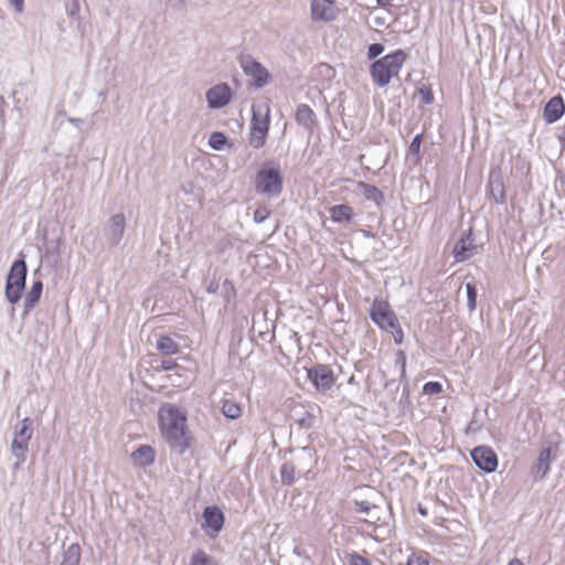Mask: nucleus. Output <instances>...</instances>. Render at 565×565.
Wrapping results in <instances>:
<instances>
[{"instance_id": "1", "label": "nucleus", "mask_w": 565, "mask_h": 565, "mask_svg": "<svg viewBox=\"0 0 565 565\" xmlns=\"http://www.w3.org/2000/svg\"><path fill=\"white\" fill-rule=\"evenodd\" d=\"M159 427L170 448L182 455L190 447L186 431V412L175 404L166 403L158 412Z\"/></svg>"}, {"instance_id": "2", "label": "nucleus", "mask_w": 565, "mask_h": 565, "mask_svg": "<svg viewBox=\"0 0 565 565\" xmlns=\"http://www.w3.org/2000/svg\"><path fill=\"white\" fill-rule=\"evenodd\" d=\"M284 180L280 166L274 161H266L255 175V192L268 200L278 199L284 190Z\"/></svg>"}, {"instance_id": "3", "label": "nucleus", "mask_w": 565, "mask_h": 565, "mask_svg": "<svg viewBox=\"0 0 565 565\" xmlns=\"http://www.w3.org/2000/svg\"><path fill=\"white\" fill-rule=\"evenodd\" d=\"M406 58L407 54L399 49L374 61L370 70L373 82L380 87L387 86L399 74Z\"/></svg>"}, {"instance_id": "4", "label": "nucleus", "mask_w": 565, "mask_h": 565, "mask_svg": "<svg viewBox=\"0 0 565 565\" xmlns=\"http://www.w3.org/2000/svg\"><path fill=\"white\" fill-rule=\"evenodd\" d=\"M270 124V108L267 103L254 104L252 106V120L248 142L255 148L264 147Z\"/></svg>"}, {"instance_id": "5", "label": "nucleus", "mask_w": 565, "mask_h": 565, "mask_svg": "<svg viewBox=\"0 0 565 565\" xmlns=\"http://www.w3.org/2000/svg\"><path fill=\"white\" fill-rule=\"evenodd\" d=\"M561 446L559 435H550L542 444L537 459L532 466L531 475L535 481L546 478L551 470V462L558 457Z\"/></svg>"}, {"instance_id": "6", "label": "nucleus", "mask_w": 565, "mask_h": 565, "mask_svg": "<svg viewBox=\"0 0 565 565\" xmlns=\"http://www.w3.org/2000/svg\"><path fill=\"white\" fill-rule=\"evenodd\" d=\"M28 275V266L23 257L15 259L6 279L4 296L6 299L11 303H18L25 290V281Z\"/></svg>"}, {"instance_id": "7", "label": "nucleus", "mask_w": 565, "mask_h": 565, "mask_svg": "<svg viewBox=\"0 0 565 565\" xmlns=\"http://www.w3.org/2000/svg\"><path fill=\"white\" fill-rule=\"evenodd\" d=\"M33 435V423L29 417L21 420L20 425L15 427L14 436L11 441V452L17 459L15 466L19 467L26 460V452L29 450V441Z\"/></svg>"}, {"instance_id": "8", "label": "nucleus", "mask_w": 565, "mask_h": 565, "mask_svg": "<svg viewBox=\"0 0 565 565\" xmlns=\"http://www.w3.org/2000/svg\"><path fill=\"white\" fill-rule=\"evenodd\" d=\"M370 318L379 328L385 331H388V327H396L398 320L390 303L381 299H375L371 305Z\"/></svg>"}, {"instance_id": "9", "label": "nucleus", "mask_w": 565, "mask_h": 565, "mask_svg": "<svg viewBox=\"0 0 565 565\" xmlns=\"http://www.w3.org/2000/svg\"><path fill=\"white\" fill-rule=\"evenodd\" d=\"M307 377L319 392L331 390L335 383L334 373L327 364L319 363L311 366L307 370Z\"/></svg>"}, {"instance_id": "10", "label": "nucleus", "mask_w": 565, "mask_h": 565, "mask_svg": "<svg viewBox=\"0 0 565 565\" xmlns=\"http://www.w3.org/2000/svg\"><path fill=\"white\" fill-rule=\"evenodd\" d=\"M241 67L247 76H250L254 81V85L257 88H263L269 82V72L262 63L255 60L250 55L242 56L239 60Z\"/></svg>"}, {"instance_id": "11", "label": "nucleus", "mask_w": 565, "mask_h": 565, "mask_svg": "<svg viewBox=\"0 0 565 565\" xmlns=\"http://www.w3.org/2000/svg\"><path fill=\"white\" fill-rule=\"evenodd\" d=\"M203 523L202 529L210 539H215L222 531L225 522L224 513L216 507H206L203 510Z\"/></svg>"}, {"instance_id": "12", "label": "nucleus", "mask_w": 565, "mask_h": 565, "mask_svg": "<svg viewBox=\"0 0 565 565\" xmlns=\"http://www.w3.org/2000/svg\"><path fill=\"white\" fill-rule=\"evenodd\" d=\"M290 460L298 470V473L305 475V477L308 479L309 473L318 462V457L316 449L307 446L295 450Z\"/></svg>"}, {"instance_id": "13", "label": "nucleus", "mask_w": 565, "mask_h": 565, "mask_svg": "<svg viewBox=\"0 0 565 565\" xmlns=\"http://www.w3.org/2000/svg\"><path fill=\"white\" fill-rule=\"evenodd\" d=\"M470 455L475 465L486 473H491L498 468V457L488 446H478Z\"/></svg>"}, {"instance_id": "14", "label": "nucleus", "mask_w": 565, "mask_h": 565, "mask_svg": "<svg viewBox=\"0 0 565 565\" xmlns=\"http://www.w3.org/2000/svg\"><path fill=\"white\" fill-rule=\"evenodd\" d=\"M125 228L126 216L122 213L109 217L104 228V235L110 247L117 246L121 242Z\"/></svg>"}, {"instance_id": "15", "label": "nucleus", "mask_w": 565, "mask_h": 565, "mask_svg": "<svg viewBox=\"0 0 565 565\" xmlns=\"http://www.w3.org/2000/svg\"><path fill=\"white\" fill-rule=\"evenodd\" d=\"M232 98V90L227 84H218L206 92V100L210 108H223Z\"/></svg>"}, {"instance_id": "16", "label": "nucleus", "mask_w": 565, "mask_h": 565, "mask_svg": "<svg viewBox=\"0 0 565 565\" xmlns=\"http://www.w3.org/2000/svg\"><path fill=\"white\" fill-rule=\"evenodd\" d=\"M475 248L472 232L469 230L455 244L452 255L457 262H463L473 255Z\"/></svg>"}, {"instance_id": "17", "label": "nucleus", "mask_w": 565, "mask_h": 565, "mask_svg": "<svg viewBox=\"0 0 565 565\" xmlns=\"http://www.w3.org/2000/svg\"><path fill=\"white\" fill-rule=\"evenodd\" d=\"M564 111L565 105L563 98L561 96H555L546 103L543 111V118L547 124H553L563 116Z\"/></svg>"}, {"instance_id": "18", "label": "nucleus", "mask_w": 565, "mask_h": 565, "mask_svg": "<svg viewBox=\"0 0 565 565\" xmlns=\"http://www.w3.org/2000/svg\"><path fill=\"white\" fill-rule=\"evenodd\" d=\"M332 0H312L311 1V19L313 21H331L333 15L331 13L330 4Z\"/></svg>"}, {"instance_id": "19", "label": "nucleus", "mask_w": 565, "mask_h": 565, "mask_svg": "<svg viewBox=\"0 0 565 565\" xmlns=\"http://www.w3.org/2000/svg\"><path fill=\"white\" fill-rule=\"evenodd\" d=\"M296 121L308 131L312 132L316 124V114L307 104H300L296 110Z\"/></svg>"}, {"instance_id": "20", "label": "nucleus", "mask_w": 565, "mask_h": 565, "mask_svg": "<svg viewBox=\"0 0 565 565\" xmlns=\"http://www.w3.org/2000/svg\"><path fill=\"white\" fill-rule=\"evenodd\" d=\"M43 291V282L38 279L34 280L31 289L26 292L23 303V315H28L39 302Z\"/></svg>"}, {"instance_id": "21", "label": "nucleus", "mask_w": 565, "mask_h": 565, "mask_svg": "<svg viewBox=\"0 0 565 565\" xmlns=\"http://www.w3.org/2000/svg\"><path fill=\"white\" fill-rule=\"evenodd\" d=\"M358 189L367 201L374 202L377 206L384 203V194L377 186L360 181Z\"/></svg>"}, {"instance_id": "22", "label": "nucleus", "mask_w": 565, "mask_h": 565, "mask_svg": "<svg viewBox=\"0 0 565 565\" xmlns=\"http://www.w3.org/2000/svg\"><path fill=\"white\" fill-rule=\"evenodd\" d=\"M329 214L334 223H350L354 216L352 207L348 204H337L329 207Z\"/></svg>"}, {"instance_id": "23", "label": "nucleus", "mask_w": 565, "mask_h": 565, "mask_svg": "<svg viewBox=\"0 0 565 565\" xmlns=\"http://www.w3.org/2000/svg\"><path fill=\"white\" fill-rule=\"evenodd\" d=\"M131 457L139 466L147 467L154 461V450L149 445H141L131 454Z\"/></svg>"}, {"instance_id": "24", "label": "nucleus", "mask_w": 565, "mask_h": 565, "mask_svg": "<svg viewBox=\"0 0 565 565\" xmlns=\"http://www.w3.org/2000/svg\"><path fill=\"white\" fill-rule=\"evenodd\" d=\"M81 557L82 548L79 544L73 543L62 552L58 565H79Z\"/></svg>"}, {"instance_id": "25", "label": "nucleus", "mask_w": 565, "mask_h": 565, "mask_svg": "<svg viewBox=\"0 0 565 565\" xmlns=\"http://www.w3.org/2000/svg\"><path fill=\"white\" fill-rule=\"evenodd\" d=\"M489 192L491 198L495 203L502 204L505 200V191L504 185L501 179H490L489 181Z\"/></svg>"}, {"instance_id": "26", "label": "nucleus", "mask_w": 565, "mask_h": 565, "mask_svg": "<svg viewBox=\"0 0 565 565\" xmlns=\"http://www.w3.org/2000/svg\"><path fill=\"white\" fill-rule=\"evenodd\" d=\"M296 473H298V470L291 460L285 461L280 467V479L282 484L291 486L296 480Z\"/></svg>"}, {"instance_id": "27", "label": "nucleus", "mask_w": 565, "mask_h": 565, "mask_svg": "<svg viewBox=\"0 0 565 565\" xmlns=\"http://www.w3.org/2000/svg\"><path fill=\"white\" fill-rule=\"evenodd\" d=\"M157 349L166 355L175 354L179 351V345L167 335H162L157 340Z\"/></svg>"}, {"instance_id": "28", "label": "nucleus", "mask_w": 565, "mask_h": 565, "mask_svg": "<svg viewBox=\"0 0 565 565\" xmlns=\"http://www.w3.org/2000/svg\"><path fill=\"white\" fill-rule=\"evenodd\" d=\"M189 565H217L215 558L203 550H196L190 557Z\"/></svg>"}, {"instance_id": "29", "label": "nucleus", "mask_w": 565, "mask_h": 565, "mask_svg": "<svg viewBox=\"0 0 565 565\" xmlns=\"http://www.w3.org/2000/svg\"><path fill=\"white\" fill-rule=\"evenodd\" d=\"M222 413L230 419H237L242 414V408L238 403L225 399L222 405Z\"/></svg>"}, {"instance_id": "30", "label": "nucleus", "mask_w": 565, "mask_h": 565, "mask_svg": "<svg viewBox=\"0 0 565 565\" xmlns=\"http://www.w3.org/2000/svg\"><path fill=\"white\" fill-rule=\"evenodd\" d=\"M227 139L223 132L215 131L210 136L209 145L214 150H222Z\"/></svg>"}, {"instance_id": "31", "label": "nucleus", "mask_w": 565, "mask_h": 565, "mask_svg": "<svg viewBox=\"0 0 565 565\" xmlns=\"http://www.w3.org/2000/svg\"><path fill=\"white\" fill-rule=\"evenodd\" d=\"M292 419L300 429H309L315 423V417L308 412H303L302 416L298 418L292 417Z\"/></svg>"}, {"instance_id": "32", "label": "nucleus", "mask_w": 565, "mask_h": 565, "mask_svg": "<svg viewBox=\"0 0 565 565\" xmlns=\"http://www.w3.org/2000/svg\"><path fill=\"white\" fill-rule=\"evenodd\" d=\"M466 289H467V298H468V309L470 311H473L476 309V306H477V288L471 282H467L466 284Z\"/></svg>"}, {"instance_id": "33", "label": "nucleus", "mask_w": 565, "mask_h": 565, "mask_svg": "<svg viewBox=\"0 0 565 565\" xmlns=\"http://www.w3.org/2000/svg\"><path fill=\"white\" fill-rule=\"evenodd\" d=\"M395 366L399 370L401 381L406 380V354L402 350L396 353Z\"/></svg>"}, {"instance_id": "34", "label": "nucleus", "mask_w": 565, "mask_h": 565, "mask_svg": "<svg viewBox=\"0 0 565 565\" xmlns=\"http://www.w3.org/2000/svg\"><path fill=\"white\" fill-rule=\"evenodd\" d=\"M422 140H423L422 134H417L413 138V140L409 145V148H408L409 153L416 157V162L419 161V159H420Z\"/></svg>"}, {"instance_id": "35", "label": "nucleus", "mask_w": 565, "mask_h": 565, "mask_svg": "<svg viewBox=\"0 0 565 565\" xmlns=\"http://www.w3.org/2000/svg\"><path fill=\"white\" fill-rule=\"evenodd\" d=\"M347 563L348 565H372L367 558L361 556L355 552L348 554Z\"/></svg>"}, {"instance_id": "36", "label": "nucleus", "mask_w": 565, "mask_h": 565, "mask_svg": "<svg viewBox=\"0 0 565 565\" xmlns=\"http://www.w3.org/2000/svg\"><path fill=\"white\" fill-rule=\"evenodd\" d=\"M417 94L420 97V102L425 105H429L434 102V95L429 87L423 86L418 88Z\"/></svg>"}, {"instance_id": "37", "label": "nucleus", "mask_w": 565, "mask_h": 565, "mask_svg": "<svg viewBox=\"0 0 565 565\" xmlns=\"http://www.w3.org/2000/svg\"><path fill=\"white\" fill-rule=\"evenodd\" d=\"M270 215V211L266 206H259L254 212V221L257 224L264 223Z\"/></svg>"}, {"instance_id": "38", "label": "nucleus", "mask_w": 565, "mask_h": 565, "mask_svg": "<svg viewBox=\"0 0 565 565\" xmlns=\"http://www.w3.org/2000/svg\"><path fill=\"white\" fill-rule=\"evenodd\" d=\"M423 391L426 394L436 395L443 391V385L439 382L430 381L424 384Z\"/></svg>"}, {"instance_id": "39", "label": "nucleus", "mask_w": 565, "mask_h": 565, "mask_svg": "<svg viewBox=\"0 0 565 565\" xmlns=\"http://www.w3.org/2000/svg\"><path fill=\"white\" fill-rule=\"evenodd\" d=\"M388 331L392 332L393 334V338H394V342L396 344H401L403 343L404 341V332H403V329L399 324V321L397 320V326L395 327H388Z\"/></svg>"}, {"instance_id": "40", "label": "nucleus", "mask_w": 565, "mask_h": 565, "mask_svg": "<svg viewBox=\"0 0 565 565\" xmlns=\"http://www.w3.org/2000/svg\"><path fill=\"white\" fill-rule=\"evenodd\" d=\"M384 51V45L381 44V43H373L369 46L367 49V57L370 60H373L375 57H377L379 55H381Z\"/></svg>"}, {"instance_id": "41", "label": "nucleus", "mask_w": 565, "mask_h": 565, "mask_svg": "<svg viewBox=\"0 0 565 565\" xmlns=\"http://www.w3.org/2000/svg\"><path fill=\"white\" fill-rule=\"evenodd\" d=\"M407 565H429L426 556L412 554L407 559Z\"/></svg>"}, {"instance_id": "42", "label": "nucleus", "mask_w": 565, "mask_h": 565, "mask_svg": "<svg viewBox=\"0 0 565 565\" xmlns=\"http://www.w3.org/2000/svg\"><path fill=\"white\" fill-rule=\"evenodd\" d=\"M355 507V511L359 513L369 514L371 510V504L369 501H356Z\"/></svg>"}, {"instance_id": "43", "label": "nucleus", "mask_w": 565, "mask_h": 565, "mask_svg": "<svg viewBox=\"0 0 565 565\" xmlns=\"http://www.w3.org/2000/svg\"><path fill=\"white\" fill-rule=\"evenodd\" d=\"M10 4L13 7L15 13H22L24 10V0H9Z\"/></svg>"}, {"instance_id": "44", "label": "nucleus", "mask_w": 565, "mask_h": 565, "mask_svg": "<svg viewBox=\"0 0 565 565\" xmlns=\"http://www.w3.org/2000/svg\"><path fill=\"white\" fill-rule=\"evenodd\" d=\"M161 366L166 371H171V370L177 367V362H174L172 360H164V361H162V365Z\"/></svg>"}, {"instance_id": "45", "label": "nucleus", "mask_w": 565, "mask_h": 565, "mask_svg": "<svg viewBox=\"0 0 565 565\" xmlns=\"http://www.w3.org/2000/svg\"><path fill=\"white\" fill-rule=\"evenodd\" d=\"M218 290V282L217 281H211L207 286H206V291L209 294H216Z\"/></svg>"}, {"instance_id": "46", "label": "nucleus", "mask_w": 565, "mask_h": 565, "mask_svg": "<svg viewBox=\"0 0 565 565\" xmlns=\"http://www.w3.org/2000/svg\"><path fill=\"white\" fill-rule=\"evenodd\" d=\"M61 243H62L61 238L56 239L54 249L53 250L49 249L47 253H46L47 256L50 254H55L56 258H58L60 257V245H61Z\"/></svg>"}, {"instance_id": "47", "label": "nucleus", "mask_w": 565, "mask_h": 565, "mask_svg": "<svg viewBox=\"0 0 565 565\" xmlns=\"http://www.w3.org/2000/svg\"><path fill=\"white\" fill-rule=\"evenodd\" d=\"M223 286L226 289V291H232L234 294L235 290H234V286L231 280L225 279Z\"/></svg>"}, {"instance_id": "48", "label": "nucleus", "mask_w": 565, "mask_h": 565, "mask_svg": "<svg viewBox=\"0 0 565 565\" xmlns=\"http://www.w3.org/2000/svg\"><path fill=\"white\" fill-rule=\"evenodd\" d=\"M558 140L561 143H565V122H564V126L562 127V131L558 136Z\"/></svg>"}, {"instance_id": "49", "label": "nucleus", "mask_w": 565, "mask_h": 565, "mask_svg": "<svg viewBox=\"0 0 565 565\" xmlns=\"http://www.w3.org/2000/svg\"><path fill=\"white\" fill-rule=\"evenodd\" d=\"M508 565H524V563L521 559L514 557L508 563Z\"/></svg>"}, {"instance_id": "50", "label": "nucleus", "mask_w": 565, "mask_h": 565, "mask_svg": "<svg viewBox=\"0 0 565 565\" xmlns=\"http://www.w3.org/2000/svg\"><path fill=\"white\" fill-rule=\"evenodd\" d=\"M393 0H376L377 4L381 7H385L390 4Z\"/></svg>"}, {"instance_id": "51", "label": "nucleus", "mask_w": 565, "mask_h": 565, "mask_svg": "<svg viewBox=\"0 0 565 565\" xmlns=\"http://www.w3.org/2000/svg\"><path fill=\"white\" fill-rule=\"evenodd\" d=\"M70 121H71L73 125H75V126H78L79 124H82V122H83V120H82V119H79V118H71V119H70Z\"/></svg>"}, {"instance_id": "52", "label": "nucleus", "mask_w": 565, "mask_h": 565, "mask_svg": "<svg viewBox=\"0 0 565 565\" xmlns=\"http://www.w3.org/2000/svg\"><path fill=\"white\" fill-rule=\"evenodd\" d=\"M418 512H419V514H422V515H424V516H426V515H427V509H426V508H423V507H420V505L418 507Z\"/></svg>"}, {"instance_id": "53", "label": "nucleus", "mask_w": 565, "mask_h": 565, "mask_svg": "<svg viewBox=\"0 0 565 565\" xmlns=\"http://www.w3.org/2000/svg\"><path fill=\"white\" fill-rule=\"evenodd\" d=\"M469 429H472V430H475V429H476L475 422H471V423L469 424Z\"/></svg>"}, {"instance_id": "54", "label": "nucleus", "mask_w": 565, "mask_h": 565, "mask_svg": "<svg viewBox=\"0 0 565 565\" xmlns=\"http://www.w3.org/2000/svg\"><path fill=\"white\" fill-rule=\"evenodd\" d=\"M451 2H459L460 4L463 3V0H450Z\"/></svg>"}, {"instance_id": "55", "label": "nucleus", "mask_w": 565, "mask_h": 565, "mask_svg": "<svg viewBox=\"0 0 565 565\" xmlns=\"http://www.w3.org/2000/svg\"><path fill=\"white\" fill-rule=\"evenodd\" d=\"M3 102H4L3 96H0V103H3Z\"/></svg>"}]
</instances>
